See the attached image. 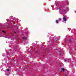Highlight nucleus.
Masks as SVG:
<instances>
[{"label":"nucleus","instance_id":"nucleus-14","mask_svg":"<svg viewBox=\"0 0 76 76\" xmlns=\"http://www.w3.org/2000/svg\"><path fill=\"white\" fill-rule=\"evenodd\" d=\"M75 48H76V46H75Z\"/></svg>","mask_w":76,"mask_h":76},{"label":"nucleus","instance_id":"nucleus-11","mask_svg":"<svg viewBox=\"0 0 76 76\" xmlns=\"http://www.w3.org/2000/svg\"><path fill=\"white\" fill-rule=\"evenodd\" d=\"M60 56H61V53H60Z\"/></svg>","mask_w":76,"mask_h":76},{"label":"nucleus","instance_id":"nucleus-8","mask_svg":"<svg viewBox=\"0 0 76 76\" xmlns=\"http://www.w3.org/2000/svg\"><path fill=\"white\" fill-rule=\"evenodd\" d=\"M59 11H60V10H61V9H59Z\"/></svg>","mask_w":76,"mask_h":76},{"label":"nucleus","instance_id":"nucleus-4","mask_svg":"<svg viewBox=\"0 0 76 76\" xmlns=\"http://www.w3.org/2000/svg\"><path fill=\"white\" fill-rule=\"evenodd\" d=\"M56 22L57 23H58V20H56Z\"/></svg>","mask_w":76,"mask_h":76},{"label":"nucleus","instance_id":"nucleus-15","mask_svg":"<svg viewBox=\"0 0 76 76\" xmlns=\"http://www.w3.org/2000/svg\"><path fill=\"white\" fill-rule=\"evenodd\" d=\"M65 76H67V75H66Z\"/></svg>","mask_w":76,"mask_h":76},{"label":"nucleus","instance_id":"nucleus-12","mask_svg":"<svg viewBox=\"0 0 76 76\" xmlns=\"http://www.w3.org/2000/svg\"><path fill=\"white\" fill-rule=\"evenodd\" d=\"M15 34H16V32H15Z\"/></svg>","mask_w":76,"mask_h":76},{"label":"nucleus","instance_id":"nucleus-3","mask_svg":"<svg viewBox=\"0 0 76 76\" xmlns=\"http://www.w3.org/2000/svg\"><path fill=\"white\" fill-rule=\"evenodd\" d=\"M23 39H26V37H23Z\"/></svg>","mask_w":76,"mask_h":76},{"label":"nucleus","instance_id":"nucleus-7","mask_svg":"<svg viewBox=\"0 0 76 76\" xmlns=\"http://www.w3.org/2000/svg\"><path fill=\"white\" fill-rule=\"evenodd\" d=\"M65 62H66V61H67L66 60V59H65Z\"/></svg>","mask_w":76,"mask_h":76},{"label":"nucleus","instance_id":"nucleus-5","mask_svg":"<svg viewBox=\"0 0 76 76\" xmlns=\"http://www.w3.org/2000/svg\"><path fill=\"white\" fill-rule=\"evenodd\" d=\"M7 70L8 71V72H9L10 71V69H7Z\"/></svg>","mask_w":76,"mask_h":76},{"label":"nucleus","instance_id":"nucleus-2","mask_svg":"<svg viewBox=\"0 0 76 76\" xmlns=\"http://www.w3.org/2000/svg\"><path fill=\"white\" fill-rule=\"evenodd\" d=\"M62 71H65V70L64 69V68H62Z\"/></svg>","mask_w":76,"mask_h":76},{"label":"nucleus","instance_id":"nucleus-13","mask_svg":"<svg viewBox=\"0 0 76 76\" xmlns=\"http://www.w3.org/2000/svg\"><path fill=\"white\" fill-rule=\"evenodd\" d=\"M68 60H69V58H68Z\"/></svg>","mask_w":76,"mask_h":76},{"label":"nucleus","instance_id":"nucleus-9","mask_svg":"<svg viewBox=\"0 0 76 76\" xmlns=\"http://www.w3.org/2000/svg\"><path fill=\"white\" fill-rule=\"evenodd\" d=\"M59 20H61V18H59Z\"/></svg>","mask_w":76,"mask_h":76},{"label":"nucleus","instance_id":"nucleus-10","mask_svg":"<svg viewBox=\"0 0 76 76\" xmlns=\"http://www.w3.org/2000/svg\"><path fill=\"white\" fill-rule=\"evenodd\" d=\"M69 42H71L72 41H71V40H69Z\"/></svg>","mask_w":76,"mask_h":76},{"label":"nucleus","instance_id":"nucleus-6","mask_svg":"<svg viewBox=\"0 0 76 76\" xmlns=\"http://www.w3.org/2000/svg\"><path fill=\"white\" fill-rule=\"evenodd\" d=\"M2 32H3L4 33H6V32H5L4 30L2 31Z\"/></svg>","mask_w":76,"mask_h":76},{"label":"nucleus","instance_id":"nucleus-1","mask_svg":"<svg viewBox=\"0 0 76 76\" xmlns=\"http://www.w3.org/2000/svg\"><path fill=\"white\" fill-rule=\"evenodd\" d=\"M63 20H64V21H66V17H64V18H63Z\"/></svg>","mask_w":76,"mask_h":76}]
</instances>
